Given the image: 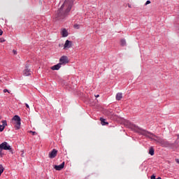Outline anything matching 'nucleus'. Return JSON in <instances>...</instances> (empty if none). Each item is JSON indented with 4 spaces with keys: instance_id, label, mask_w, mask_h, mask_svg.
I'll use <instances>...</instances> for the list:
<instances>
[{
    "instance_id": "39448f33",
    "label": "nucleus",
    "mask_w": 179,
    "mask_h": 179,
    "mask_svg": "<svg viewBox=\"0 0 179 179\" xmlns=\"http://www.w3.org/2000/svg\"><path fill=\"white\" fill-rule=\"evenodd\" d=\"M69 62V60H68V57L66 56H62L59 59V63L62 65H66Z\"/></svg>"
},
{
    "instance_id": "b1692460",
    "label": "nucleus",
    "mask_w": 179,
    "mask_h": 179,
    "mask_svg": "<svg viewBox=\"0 0 179 179\" xmlns=\"http://www.w3.org/2000/svg\"><path fill=\"white\" fill-rule=\"evenodd\" d=\"M2 34H3V31H2V29H0V36H2Z\"/></svg>"
},
{
    "instance_id": "f257e3e1",
    "label": "nucleus",
    "mask_w": 179,
    "mask_h": 179,
    "mask_svg": "<svg viewBox=\"0 0 179 179\" xmlns=\"http://www.w3.org/2000/svg\"><path fill=\"white\" fill-rule=\"evenodd\" d=\"M136 129L138 134H141V135H143L144 136L149 138L150 139H151V141H155V142H157V143H159L162 148H169V146H170V143L164 140L162 137L157 136H156V134L143 129L142 128L136 127Z\"/></svg>"
},
{
    "instance_id": "9b49d317",
    "label": "nucleus",
    "mask_w": 179,
    "mask_h": 179,
    "mask_svg": "<svg viewBox=\"0 0 179 179\" xmlns=\"http://www.w3.org/2000/svg\"><path fill=\"white\" fill-rule=\"evenodd\" d=\"M61 64H57L51 67L52 71H59L60 68H61Z\"/></svg>"
},
{
    "instance_id": "cd10ccee",
    "label": "nucleus",
    "mask_w": 179,
    "mask_h": 179,
    "mask_svg": "<svg viewBox=\"0 0 179 179\" xmlns=\"http://www.w3.org/2000/svg\"><path fill=\"white\" fill-rule=\"evenodd\" d=\"M24 155V152H22V153L21 154L22 157H24V155Z\"/></svg>"
},
{
    "instance_id": "ddd939ff",
    "label": "nucleus",
    "mask_w": 179,
    "mask_h": 179,
    "mask_svg": "<svg viewBox=\"0 0 179 179\" xmlns=\"http://www.w3.org/2000/svg\"><path fill=\"white\" fill-rule=\"evenodd\" d=\"M115 99H116V100H117V101H120V100H121V99H122V93L118 92V93L116 94Z\"/></svg>"
},
{
    "instance_id": "f3484780",
    "label": "nucleus",
    "mask_w": 179,
    "mask_h": 179,
    "mask_svg": "<svg viewBox=\"0 0 179 179\" xmlns=\"http://www.w3.org/2000/svg\"><path fill=\"white\" fill-rule=\"evenodd\" d=\"M149 155H150L151 156H153L155 155V149H153V148H151L149 150Z\"/></svg>"
},
{
    "instance_id": "0eeeda50",
    "label": "nucleus",
    "mask_w": 179,
    "mask_h": 179,
    "mask_svg": "<svg viewBox=\"0 0 179 179\" xmlns=\"http://www.w3.org/2000/svg\"><path fill=\"white\" fill-rule=\"evenodd\" d=\"M57 155H58V150L53 149L50 152H49V158L54 159L57 157Z\"/></svg>"
},
{
    "instance_id": "aec40b11",
    "label": "nucleus",
    "mask_w": 179,
    "mask_h": 179,
    "mask_svg": "<svg viewBox=\"0 0 179 179\" xmlns=\"http://www.w3.org/2000/svg\"><path fill=\"white\" fill-rule=\"evenodd\" d=\"M29 134H32V135H37V133L36 131H30Z\"/></svg>"
},
{
    "instance_id": "7ed1b4c3",
    "label": "nucleus",
    "mask_w": 179,
    "mask_h": 179,
    "mask_svg": "<svg viewBox=\"0 0 179 179\" xmlns=\"http://www.w3.org/2000/svg\"><path fill=\"white\" fill-rule=\"evenodd\" d=\"M12 121L15 122V128L18 130L20 129V125H22V119H20V116L15 115L12 118Z\"/></svg>"
},
{
    "instance_id": "a878e982",
    "label": "nucleus",
    "mask_w": 179,
    "mask_h": 179,
    "mask_svg": "<svg viewBox=\"0 0 179 179\" xmlns=\"http://www.w3.org/2000/svg\"><path fill=\"white\" fill-rule=\"evenodd\" d=\"M151 179H156V176H155V175H152V176H151Z\"/></svg>"
},
{
    "instance_id": "6e6552de",
    "label": "nucleus",
    "mask_w": 179,
    "mask_h": 179,
    "mask_svg": "<svg viewBox=\"0 0 179 179\" xmlns=\"http://www.w3.org/2000/svg\"><path fill=\"white\" fill-rule=\"evenodd\" d=\"M64 167H65V162H62L60 165H55L54 169L57 170V171H61Z\"/></svg>"
},
{
    "instance_id": "2f4dec72",
    "label": "nucleus",
    "mask_w": 179,
    "mask_h": 179,
    "mask_svg": "<svg viewBox=\"0 0 179 179\" xmlns=\"http://www.w3.org/2000/svg\"><path fill=\"white\" fill-rule=\"evenodd\" d=\"M178 138H179V135H178Z\"/></svg>"
},
{
    "instance_id": "4be33fe9",
    "label": "nucleus",
    "mask_w": 179,
    "mask_h": 179,
    "mask_svg": "<svg viewBox=\"0 0 179 179\" xmlns=\"http://www.w3.org/2000/svg\"><path fill=\"white\" fill-rule=\"evenodd\" d=\"M3 93H9V90L5 89L3 90Z\"/></svg>"
},
{
    "instance_id": "c85d7f7f",
    "label": "nucleus",
    "mask_w": 179,
    "mask_h": 179,
    "mask_svg": "<svg viewBox=\"0 0 179 179\" xmlns=\"http://www.w3.org/2000/svg\"><path fill=\"white\" fill-rule=\"evenodd\" d=\"M128 6H129V8H131V5H130V4H129V5H128Z\"/></svg>"
},
{
    "instance_id": "2eb2a0df",
    "label": "nucleus",
    "mask_w": 179,
    "mask_h": 179,
    "mask_svg": "<svg viewBox=\"0 0 179 179\" xmlns=\"http://www.w3.org/2000/svg\"><path fill=\"white\" fill-rule=\"evenodd\" d=\"M120 45L122 47H125V45H127V41H125V39H121L120 40Z\"/></svg>"
},
{
    "instance_id": "7c9ffc66",
    "label": "nucleus",
    "mask_w": 179,
    "mask_h": 179,
    "mask_svg": "<svg viewBox=\"0 0 179 179\" xmlns=\"http://www.w3.org/2000/svg\"><path fill=\"white\" fill-rule=\"evenodd\" d=\"M96 97H99V95H96Z\"/></svg>"
},
{
    "instance_id": "dca6fc26",
    "label": "nucleus",
    "mask_w": 179,
    "mask_h": 179,
    "mask_svg": "<svg viewBox=\"0 0 179 179\" xmlns=\"http://www.w3.org/2000/svg\"><path fill=\"white\" fill-rule=\"evenodd\" d=\"M5 170V168H3V166L0 164V176H2V173H3Z\"/></svg>"
},
{
    "instance_id": "20e7f679",
    "label": "nucleus",
    "mask_w": 179,
    "mask_h": 179,
    "mask_svg": "<svg viewBox=\"0 0 179 179\" xmlns=\"http://www.w3.org/2000/svg\"><path fill=\"white\" fill-rule=\"evenodd\" d=\"M0 150H10V153L13 155V150H12V147H10L9 143L6 141L0 144Z\"/></svg>"
},
{
    "instance_id": "4468645a",
    "label": "nucleus",
    "mask_w": 179,
    "mask_h": 179,
    "mask_svg": "<svg viewBox=\"0 0 179 179\" xmlns=\"http://www.w3.org/2000/svg\"><path fill=\"white\" fill-rule=\"evenodd\" d=\"M101 125H108V122H106V119L101 117L100 118Z\"/></svg>"
},
{
    "instance_id": "412c9836",
    "label": "nucleus",
    "mask_w": 179,
    "mask_h": 179,
    "mask_svg": "<svg viewBox=\"0 0 179 179\" xmlns=\"http://www.w3.org/2000/svg\"><path fill=\"white\" fill-rule=\"evenodd\" d=\"M149 3H150V1L148 0V1L145 2V6H146V5H149Z\"/></svg>"
},
{
    "instance_id": "473e14b6",
    "label": "nucleus",
    "mask_w": 179,
    "mask_h": 179,
    "mask_svg": "<svg viewBox=\"0 0 179 179\" xmlns=\"http://www.w3.org/2000/svg\"><path fill=\"white\" fill-rule=\"evenodd\" d=\"M0 120H1V116H0Z\"/></svg>"
},
{
    "instance_id": "6ab92c4d",
    "label": "nucleus",
    "mask_w": 179,
    "mask_h": 179,
    "mask_svg": "<svg viewBox=\"0 0 179 179\" xmlns=\"http://www.w3.org/2000/svg\"><path fill=\"white\" fill-rule=\"evenodd\" d=\"M3 150H0V157H3V152H2Z\"/></svg>"
},
{
    "instance_id": "f8f14e48",
    "label": "nucleus",
    "mask_w": 179,
    "mask_h": 179,
    "mask_svg": "<svg viewBox=\"0 0 179 179\" xmlns=\"http://www.w3.org/2000/svg\"><path fill=\"white\" fill-rule=\"evenodd\" d=\"M23 73L24 76H30V69H29L28 66H27L26 69L24 70Z\"/></svg>"
},
{
    "instance_id": "a211bd4d",
    "label": "nucleus",
    "mask_w": 179,
    "mask_h": 179,
    "mask_svg": "<svg viewBox=\"0 0 179 179\" xmlns=\"http://www.w3.org/2000/svg\"><path fill=\"white\" fill-rule=\"evenodd\" d=\"M74 29H80V25L78 24H75L73 25Z\"/></svg>"
},
{
    "instance_id": "1a4fd4ad",
    "label": "nucleus",
    "mask_w": 179,
    "mask_h": 179,
    "mask_svg": "<svg viewBox=\"0 0 179 179\" xmlns=\"http://www.w3.org/2000/svg\"><path fill=\"white\" fill-rule=\"evenodd\" d=\"M1 122L2 124H0V132H3L6 127H8V122L6 120H2Z\"/></svg>"
},
{
    "instance_id": "423d86ee",
    "label": "nucleus",
    "mask_w": 179,
    "mask_h": 179,
    "mask_svg": "<svg viewBox=\"0 0 179 179\" xmlns=\"http://www.w3.org/2000/svg\"><path fill=\"white\" fill-rule=\"evenodd\" d=\"M72 41H69V40H66L65 41V43L64 45V50H69V48H72Z\"/></svg>"
},
{
    "instance_id": "5701e85b",
    "label": "nucleus",
    "mask_w": 179,
    "mask_h": 179,
    "mask_svg": "<svg viewBox=\"0 0 179 179\" xmlns=\"http://www.w3.org/2000/svg\"><path fill=\"white\" fill-rule=\"evenodd\" d=\"M5 40L2 38H0V43H4Z\"/></svg>"
},
{
    "instance_id": "bb28decb",
    "label": "nucleus",
    "mask_w": 179,
    "mask_h": 179,
    "mask_svg": "<svg viewBox=\"0 0 179 179\" xmlns=\"http://www.w3.org/2000/svg\"><path fill=\"white\" fill-rule=\"evenodd\" d=\"M25 106H26L27 108H30V106H29V104L25 103Z\"/></svg>"
},
{
    "instance_id": "c756f323",
    "label": "nucleus",
    "mask_w": 179,
    "mask_h": 179,
    "mask_svg": "<svg viewBox=\"0 0 179 179\" xmlns=\"http://www.w3.org/2000/svg\"><path fill=\"white\" fill-rule=\"evenodd\" d=\"M155 179H162V178H160V177H158L157 178H155Z\"/></svg>"
},
{
    "instance_id": "f03ea898",
    "label": "nucleus",
    "mask_w": 179,
    "mask_h": 179,
    "mask_svg": "<svg viewBox=\"0 0 179 179\" xmlns=\"http://www.w3.org/2000/svg\"><path fill=\"white\" fill-rule=\"evenodd\" d=\"M73 1L72 0H65L60 8L57 10L55 15V20H64L68 16L69 12L72 9Z\"/></svg>"
},
{
    "instance_id": "393cba45",
    "label": "nucleus",
    "mask_w": 179,
    "mask_h": 179,
    "mask_svg": "<svg viewBox=\"0 0 179 179\" xmlns=\"http://www.w3.org/2000/svg\"><path fill=\"white\" fill-rule=\"evenodd\" d=\"M13 54H14L15 55H16V54H17V52L16 50H13Z\"/></svg>"
},
{
    "instance_id": "9d476101",
    "label": "nucleus",
    "mask_w": 179,
    "mask_h": 179,
    "mask_svg": "<svg viewBox=\"0 0 179 179\" xmlns=\"http://www.w3.org/2000/svg\"><path fill=\"white\" fill-rule=\"evenodd\" d=\"M60 33L62 37H68V36H69V32H68V30L65 28L62 29Z\"/></svg>"
}]
</instances>
